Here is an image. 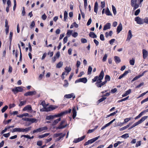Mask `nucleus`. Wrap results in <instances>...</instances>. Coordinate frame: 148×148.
<instances>
[{
	"label": "nucleus",
	"mask_w": 148,
	"mask_h": 148,
	"mask_svg": "<svg viewBox=\"0 0 148 148\" xmlns=\"http://www.w3.org/2000/svg\"><path fill=\"white\" fill-rule=\"evenodd\" d=\"M98 4L97 2H96L94 6V12L96 13H97L98 11Z\"/></svg>",
	"instance_id": "412c9836"
},
{
	"label": "nucleus",
	"mask_w": 148,
	"mask_h": 148,
	"mask_svg": "<svg viewBox=\"0 0 148 148\" xmlns=\"http://www.w3.org/2000/svg\"><path fill=\"white\" fill-rule=\"evenodd\" d=\"M63 134L62 133H57V134H55L53 135L54 137H58L59 136H62Z\"/></svg>",
	"instance_id": "37998d69"
},
{
	"label": "nucleus",
	"mask_w": 148,
	"mask_h": 148,
	"mask_svg": "<svg viewBox=\"0 0 148 148\" xmlns=\"http://www.w3.org/2000/svg\"><path fill=\"white\" fill-rule=\"evenodd\" d=\"M63 64V62H60L56 65V67L58 68H60L62 66Z\"/></svg>",
	"instance_id": "c85d7f7f"
},
{
	"label": "nucleus",
	"mask_w": 148,
	"mask_h": 148,
	"mask_svg": "<svg viewBox=\"0 0 148 148\" xmlns=\"http://www.w3.org/2000/svg\"><path fill=\"white\" fill-rule=\"evenodd\" d=\"M132 36V31L131 30H129L128 32V35L126 40L129 41Z\"/></svg>",
	"instance_id": "9b49d317"
},
{
	"label": "nucleus",
	"mask_w": 148,
	"mask_h": 148,
	"mask_svg": "<svg viewBox=\"0 0 148 148\" xmlns=\"http://www.w3.org/2000/svg\"><path fill=\"white\" fill-rule=\"evenodd\" d=\"M13 35V32H10V36H9V39L10 40V43H11V42L12 41V38Z\"/></svg>",
	"instance_id": "603ef678"
},
{
	"label": "nucleus",
	"mask_w": 148,
	"mask_h": 148,
	"mask_svg": "<svg viewBox=\"0 0 148 148\" xmlns=\"http://www.w3.org/2000/svg\"><path fill=\"white\" fill-rule=\"evenodd\" d=\"M72 112L73 113V118L74 119L76 117L77 115V112L75 109L74 108L73 109Z\"/></svg>",
	"instance_id": "aec40b11"
},
{
	"label": "nucleus",
	"mask_w": 148,
	"mask_h": 148,
	"mask_svg": "<svg viewBox=\"0 0 148 148\" xmlns=\"http://www.w3.org/2000/svg\"><path fill=\"white\" fill-rule=\"evenodd\" d=\"M7 106H5L1 109V112L2 113L4 112L8 108Z\"/></svg>",
	"instance_id": "a19ab883"
},
{
	"label": "nucleus",
	"mask_w": 148,
	"mask_h": 148,
	"mask_svg": "<svg viewBox=\"0 0 148 148\" xmlns=\"http://www.w3.org/2000/svg\"><path fill=\"white\" fill-rule=\"evenodd\" d=\"M148 118L147 116H144L142 117L139 121H138V122L136 123H137V124L138 125L142 122H143V121H144L145 119H146Z\"/></svg>",
	"instance_id": "423d86ee"
},
{
	"label": "nucleus",
	"mask_w": 148,
	"mask_h": 148,
	"mask_svg": "<svg viewBox=\"0 0 148 148\" xmlns=\"http://www.w3.org/2000/svg\"><path fill=\"white\" fill-rule=\"evenodd\" d=\"M106 99V97H103L98 101V104L101 102Z\"/></svg>",
	"instance_id": "4c0bfd02"
},
{
	"label": "nucleus",
	"mask_w": 148,
	"mask_h": 148,
	"mask_svg": "<svg viewBox=\"0 0 148 148\" xmlns=\"http://www.w3.org/2000/svg\"><path fill=\"white\" fill-rule=\"evenodd\" d=\"M57 108V107H53L52 106H51L49 107L46 108L45 107V109L46 112H48L51 110H53Z\"/></svg>",
	"instance_id": "6e6552de"
},
{
	"label": "nucleus",
	"mask_w": 148,
	"mask_h": 148,
	"mask_svg": "<svg viewBox=\"0 0 148 148\" xmlns=\"http://www.w3.org/2000/svg\"><path fill=\"white\" fill-rule=\"evenodd\" d=\"M98 76H95L94 78L92 79V82H94L97 81L98 79Z\"/></svg>",
	"instance_id": "052dcab7"
},
{
	"label": "nucleus",
	"mask_w": 148,
	"mask_h": 148,
	"mask_svg": "<svg viewBox=\"0 0 148 148\" xmlns=\"http://www.w3.org/2000/svg\"><path fill=\"white\" fill-rule=\"evenodd\" d=\"M21 128L16 127L13 129L12 132L14 133V132H21Z\"/></svg>",
	"instance_id": "dca6fc26"
},
{
	"label": "nucleus",
	"mask_w": 148,
	"mask_h": 148,
	"mask_svg": "<svg viewBox=\"0 0 148 148\" xmlns=\"http://www.w3.org/2000/svg\"><path fill=\"white\" fill-rule=\"evenodd\" d=\"M134 20L136 22V23L138 24L142 25L143 24V19L139 16H137L135 18Z\"/></svg>",
	"instance_id": "f257e3e1"
},
{
	"label": "nucleus",
	"mask_w": 148,
	"mask_h": 148,
	"mask_svg": "<svg viewBox=\"0 0 148 148\" xmlns=\"http://www.w3.org/2000/svg\"><path fill=\"white\" fill-rule=\"evenodd\" d=\"M32 110L31 106L30 105H28L25 107H24L23 109V111H25L27 110Z\"/></svg>",
	"instance_id": "4be33fe9"
},
{
	"label": "nucleus",
	"mask_w": 148,
	"mask_h": 148,
	"mask_svg": "<svg viewBox=\"0 0 148 148\" xmlns=\"http://www.w3.org/2000/svg\"><path fill=\"white\" fill-rule=\"evenodd\" d=\"M143 20V23H145L148 24V17H145Z\"/></svg>",
	"instance_id": "5fc2aeb1"
},
{
	"label": "nucleus",
	"mask_w": 148,
	"mask_h": 148,
	"mask_svg": "<svg viewBox=\"0 0 148 148\" xmlns=\"http://www.w3.org/2000/svg\"><path fill=\"white\" fill-rule=\"evenodd\" d=\"M66 135V134H63L62 136H60L59 138L56 139L55 140L56 141H57L60 140L62 138L64 137Z\"/></svg>",
	"instance_id": "c9c22d12"
},
{
	"label": "nucleus",
	"mask_w": 148,
	"mask_h": 148,
	"mask_svg": "<svg viewBox=\"0 0 148 148\" xmlns=\"http://www.w3.org/2000/svg\"><path fill=\"white\" fill-rule=\"evenodd\" d=\"M99 137H100V136H98L97 137H95V138H94L90 140H89L88 141V142H89V143L92 144V143H94L95 141H96L97 140H98Z\"/></svg>",
	"instance_id": "ddd939ff"
},
{
	"label": "nucleus",
	"mask_w": 148,
	"mask_h": 148,
	"mask_svg": "<svg viewBox=\"0 0 148 148\" xmlns=\"http://www.w3.org/2000/svg\"><path fill=\"white\" fill-rule=\"evenodd\" d=\"M69 84L67 81L66 80H65L64 81V83L63 85V86L64 87H67L69 86Z\"/></svg>",
	"instance_id": "58836bf2"
},
{
	"label": "nucleus",
	"mask_w": 148,
	"mask_h": 148,
	"mask_svg": "<svg viewBox=\"0 0 148 148\" xmlns=\"http://www.w3.org/2000/svg\"><path fill=\"white\" fill-rule=\"evenodd\" d=\"M143 57L144 59H145L148 56V52L145 49L143 50Z\"/></svg>",
	"instance_id": "9d476101"
},
{
	"label": "nucleus",
	"mask_w": 148,
	"mask_h": 148,
	"mask_svg": "<svg viewBox=\"0 0 148 148\" xmlns=\"http://www.w3.org/2000/svg\"><path fill=\"white\" fill-rule=\"evenodd\" d=\"M123 26L121 23H120L117 28L116 32L118 34L122 30Z\"/></svg>",
	"instance_id": "0eeeda50"
},
{
	"label": "nucleus",
	"mask_w": 148,
	"mask_h": 148,
	"mask_svg": "<svg viewBox=\"0 0 148 148\" xmlns=\"http://www.w3.org/2000/svg\"><path fill=\"white\" fill-rule=\"evenodd\" d=\"M80 82H82L84 83H86L87 81V80L86 78L83 77L80 78Z\"/></svg>",
	"instance_id": "bb28decb"
},
{
	"label": "nucleus",
	"mask_w": 148,
	"mask_h": 148,
	"mask_svg": "<svg viewBox=\"0 0 148 148\" xmlns=\"http://www.w3.org/2000/svg\"><path fill=\"white\" fill-rule=\"evenodd\" d=\"M31 127H29L21 129V132H27L31 130Z\"/></svg>",
	"instance_id": "4468645a"
},
{
	"label": "nucleus",
	"mask_w": 148,
	"mask_h": 148,
	"mask_svg": "<svg viewBox=\"0 0 148 148\" xmlns=\"http://www.w3.org/2000/svg\"><path fill=\"white\" fill-rule=\"evenodd\" d=\"M121 137L123 138H126L129 137L128 134H125L122 135Z\"/></svg>",
	"instance_id": "49530a36"
},
{
	"label": "nucleus",
	"mask_w": 148,
	"mask_h": 148,
	"mask_svg": "<svg viewBox=\"0 0 148 148\" xmlns=\"http://www.w3.org/2000/svg\"><path fill=\"white\" fill-rule=\"evenodd\" d=\"M23 137H24L25 138H28V139H32L34 137V136H32L31 137H30V136L28 135H22L21 136V138H22Z\"/></svg>",
	"instance_id": "b1692460"
},
{
	"label": "nucleus",
	"mask_w": 148,
	"mask_h": 148,
	"mask_svg": "<svg viewBox=\"0 0 148 148\" xmlns=\"http://www.w3.org/2000/svg\"><path fill=\"white\" fill-rule=\"evenodd\" d=\"M110 23H106L104 27L103 30H105L107 29H109L110 28Z\"/></svg>",
	"instance_id": "2eb2a0df"
},
{
	"label": "nucleus",
	"mask_w": 148,
	"mask_h": 148,
	"mask_svg": "<svg viewBox=\"0 0 148 148\" xmlns=\"http://www.w3.org/2000/svg\"><path fill=\"white\" fill-rule=\"evenodd\" d=\"M92 22V19L91 18H90L88 20V21L87 23V25L88 26Z\"/></svg>",
	"instance_id": "69168bd1"
},
{
	"label": "nucleus",
	"mask_w": 148,
	"mask_h": 148,
	"mask_svg": "<svg viewBox=\"0 0 148 148\" xmlns=\"http://www.w3.org/2000/svg\"><path fill=\"white\" fill-rule=\"evenodd\" d=\"M7 6L10 7L11 5V2L10 0H8L7 2Z\"/></svg>",
	"instance_id": "4d7b16f0"
},
{
	"label": "nucleus",
	"mask_w": 148,
	"mask_h": 148,
	"mask_svg": "<svg viewBox=\"0 0 148 148\" xmlns=\"http://www.w3.org/2000/svg\"><path fill=\"white\" fill-rule=\"evenodd\" d=\"M71 69L70 67L66 66L65 68V70L66 72L68 73H69V72H70L71 71Z\"/></svg>",
	"instance_id": "ea45409f"
},
{
	"label": "nucleus",
	"mask_w": 148,
	"mask_h": 148,
	"mask_svg": "<svg viewBox=\"0 0 148 148\" xmlns=\"http://www.w3.org/2000/svg\"><path fill=\"white\" fill-rule=\"evenodd\" d=\"M47 18V16L45 14H44L41 17L42 19L44 20H45Z\"/></svg>",
	"instance_id": "680f3d73"
},
{
	"label": "nucleus",
	"mask_w": 148,
	"mask_h": 148,
	"mask_svg": "<svg viewBox=\"0 0 148 148\" xmlns=\"http://www.w3.org/2000/svg\"><path fill=\"white\" fill-rule=\"evenodd\" d=\"M36 92L35 91H29L25 93L24 94L25 96H32L36 94Z\"/></svg>",
	"instance_id": "39448f33"
},
{
	"label": "nucleus",
	"mask_w": 148,
	"mask_h": 148,
	"mask_svg": "<svg viewBox=\"0 0 148 148\" xmlns=\"http://www.w3.org/2000/svg\"><path fill=\"white\" fill-rule=\"evenodd\" d=\"M23 90V89L20 87H16L12 89V92L15 94L17 93L18 92H21Z\"/></svg>",
	"instance_id": "f03ea898"
},
{
	"label": "nucleus",
	"mask_w": 148,
	"mask_h": 148,
	"mask_svg": "<svg viewBox=\"0 0 148 148\" xmlns=\"http://www.w3.org/2000/svg\"><path fill=\"white\" fill-rule=\"evenodd\" d=\"M55 117H56V115L47 116H46V119L47 120H50L54 119Z\"/></svg>",
	"instance_id": "f3484780"
},
{
	"label": "nucleus",
	"mask_w": 148,
	"mask_h": 148,
	"mask_svg": "<svg viewBox=\"0 0 148 148\" xmlns=\"http://www.w3.org/2000/svg\"><path fill=\"white\" fill-rule=\"evenodd\" d=\"M61 118H59L58 119L55 120L53 122V125H56L58 122L61 120Z\"/></svg>",
	"instance_id": "c756f323"
},
{
	"label": "nucleus",
	"mask_w": 148,
	"mask_h": 148,
	"mask_svg": "<svg viewBox=\"0 0 148 148\" xmlns=\"http://www.w3.org/2000/svg\"><path fill=\"white\" fill-rule=\"evenodd\" d=\"M68 112L67 111H65L63 112H62L61 113L58 114L56 115V117H59L63 116L64 114L67 113Z\"/></svg>",
	"instance_id": "1a4fd4ad"
},
{
	"label": "nucleus",
	"mask_w": 148,
	"mask_h": 148,
	"mask_svg": "<svg viewBox=\"0 0 148 148\" xmlns=\"http://www.w3.org/2000/svg\"><path fill=\"white\" fill-rule=\"evenodd\" d=\"M92 70V68L90 66H89L88 71V74L90 75L91 74V73Z\"/></svg>",
	"instance_id": "473e14b6"
},
{
	"label": "nucleus",
	"mask_w": 148,
	"mask_h": 148,
	"mask_svg": "<svg viewBox=\"0 0 148 148\" xmlns=\"http://www.w3.org/2000/svg\"><path fill=\"white\" fill-rule=\"evenodd\" d=\"M67 17L68 13L66 11H65L64 13V21H66L67 19Z\"/></svg>",
	"instance_id": "f704fd0d"
},
{
	"label": "nucleus",
	"mask_w": 148,
	"mask_h": 148,
	"mask_svg": "<svg viewBox=\"0 0 148 148\" xmlns=\"http://www.w3.org/2000/svg\"><path fill=\"white\" fill-rule=\"evenodd\" d=\"M85 137V136H82L78 138L79 142L83 140Z\"/></svg>",
	"instance_id": "13d9d810"
},
{
	"label": "nucleus",
	"mask_w": 148,
	"mask_h": 148,
	"mask_svg": "<svg viewBox=\"0 0 148 148\" xmlns=\"http://www.w3.org/2000/svg\"><path fill=\"white\" fill-rule=\"evenodd\" d=\"M112 8L113 13L114 15H115L116 13V8L113 5H112Z\"/></svg>",
	"instance_id": "de8ad7c7"
},
{
	"label": "nucleus",
	"mask_w": 148,
	"mask_h": 148,
	"mask_svg": "<svg viewBox=\"0 0 148 148\" xmlns=\"http://www.w3.org/2000/svg\"><path fill=\"white\" fill-rule=\"evenodd\" d=\"M131 125V124L129 123L128 125H127L126 126H124V127H122V128H121L120 129V131H122V130H124L127 128H128L129 126H130V125Z\"/></svg>",
	"instance_id": "2f4dec72"
},
{
	"label": "nucleus",
	"mask_w": 148,
	"mask_h": 148,
	"mask_svg": "<svg viewBox=\"0 0 148 148\" xmlns=\"http://www.w3.org/2000/svg\"><path fill=\"white\" fill-rule=\"evenodd\" d=\"M131 92V89H129L126 91L125 92V93L122 95V97H125L127 96V95L130 94Z\"/></svg>",
	"instance_id": "393cba45"
},
{
	"label": "nucleus",
	"mask_w": 148,
	"mask_h": 148,
	"mask_svg": "<svg viewBox=\"0 0 148 148\" xmlns=\"http://www.w3.org/2000/svg\"><path fill=\"white\" fill-rule=\"evenodd\" d=\"M129 98V96H128L124 98H123V99L121 100H119L118 101V102H122L123 101H126Z\"/></svg>",
	"instance_id": "c03bdc74"
},
{
	"label": "nucleus",
	"mask_w": 148,
	"mask_h": 148,
	"mask_svg": "<svg viewBox=\"0 0 148 148\" xmlns=\"http://www.w3.org/2000/svg\"><path fill=\"white\" fill-rule=\"evenodd\" d=\"M130 71V70H129L128 71H125L124 73L120 76L119 77V79H121L125 75H126Z\"/></svg>",
	"instance_id": "f8f14e48"
},
{
	"label": "nucleus",
	"mask_w": 148,
	"mask_h": 148,
	"mask_svg": "<svg viewBox=\"0 0 148 148\" xmlns=\"http://www.w3.org/2000/svg\"><path fill=\"white\" fill-rule=\"evenodd\" d=\"M131 119L130 118H126L124 119V122L123 123H122L121 124V125H123V124L125 123H126L128 122Z\"/></svg>",
	"instance_id": "3c124183"
},
{
	"label": "nucleus",
	"mask_w": 148,
	"mask_h": 148,
	"mask_svg": "<svg viewBox=\"0 0 148 148\" xmlns=\"http://www.w3.org/2000/svg\"><path fill=\"white\" fill-rule=\"evenodd\" d=\"M105 13L108 16L112 15V14L110 12L109 8H107L105 11Z\"/></svg>",
	"instance_id": "cd10ccee"
},
{
	"label": "nucleus",
	"mask_w": 148,
	"mask_h": 148,
	"mask_svg": "<svg viewBox=\"0 0 148 148\" xmlns=\"http://www.w3.org/2000/svg\"><path fill=\"white\" fill-rule=\"evenodd\" d=\"M114 60L116 63H119L121 62V60L120 58L118 56H115L114 57Z\"/></svg>",
	"instance_id": "a878e982"
},
{
	"label": "nucleus",
	"mask_w": 148,
	"mask_h": 148,
	"mask_svg": "<svg viewBox=\"0 0 148 148\" xmlns=\"http://www.w3.org/2000/svg\"><path fill=\"white\" fill-rule=\"evenodd\" d=\"M140 9H139L135 11V13H134V15L136 16H137V15H138L140 13Z\"/></svg>",
	"instance_id": "6e6d98bb"
},
{
	"label": "nucleus",
	"mask_w": 148,
	"mask_h": 148,
	"mask_svg": "<svg viewBox=\"0 0 148 148\" xmlns=\"http://www.w3.org/2000/svg\"><path fill=\"white\" fill-rule=\"evenodd\" d=\"M26 102V101H21L20 102L19 104V106H23V105L25 104Z\"/></svg>",
	"instance_id": "79ce46f5"
},
{
	"label": "nucleus",
	"mask_w": 148,
	"mask_h": 148,
	"mask_svg": "<svg viewBox=\"0 0 148 148\" xmlns=\"http://www.w3.org/2000/svg\"><path fill=\"white\" fill-rule=\"evenodd\" d=\"M148 101V97L147 98L144 99V100H143L141 102V104H143L144 103H145V102H146Z\"/></svg>",
	"instance_id": "774afa93"
},
{
	"label": "nucleus",
	"mask_w": 148,
	"mask_h": 148,
	"mask_svg": "<svg viewBox=\"0 0 148 148\" xmlns=\"http://www.w3.org/2000/svg\"><path fill=\"white\" fill-rule=\"evenodd\" d=\"M64 97L67 99L71 98L72 97H73V99H74L75 97V96L73 93H71L70 94L65 95Z\"/></svg>",
	"instance_id": "20e7f679"
},
{
	"label": "nucleus",
	"mask_w": 148,
	"mask_h": 148,
	"mask_svg": "<svg viewBox=\"0 0 148 148\" xmlns=\"http://www.w3.org/2000/svg\"><path fill=\"white\" fill-rule=\"evenodd\" d=\"M132 6L134 7V10H136V9L138 8L139 6V5L137 4H135L134 5H132Z\"/></svg>",
	"instance_id": "8fccbe9b"
},
{
	"label": "nucleus",
	"mask_w": 148,
	"mask_h": 148,
	"mask_svg": "<svg viewBox=\"0 0 148 148\" xmlns=\"http://www.w3.org/2000/svg\"><path fill=\"white\" fill-rule=\"evenodd\" d=\"M100 38L102 41H104L105 40L104 36L103 34H101L100 35Z\"/></svg>",
	"instance_id": "0e129e2a"
},
{
	"label": "nucleus",
	"mask_w": 148,
	"mask_h": 148,
	"mask_svg": "<svg viewBox=\"0 0 148 148\" xmlns=\"http://www.w3.org/2000/svg\"><path fill=\"white\" fill-rule=\"evenodd\" d=\"M72 32L73 31L72 30H68L66 34L69 37L70 36Z\"/></svg>",
	"instance_id": "09e8293b"
},
{
	"label": "nucleus",
	"mask_w": 148,
	"mask_h": 148,
	"mask_svg": "<svg viewBox=\"0 0 148 148\" xmlns=\"http://www.w3.org/2000/svg\"><path fill=\"white\" fill-rule=\"evenodd\" d=\"M107 56V55L106 54H105L102 60L103 62H104L106 61Z\"/></svg>",
	"instance_id": "864d4df0"
},
{
	"label": "nucleus",
	"mask_w": 148,
	"mask_h": 148,
	"mask_svg": "<svg viewBox=\"0 0 148 148\" xmlns=\"http://www.w3.org/2000/svg\"><path fill=\"white\" fill-rule=\"evenodd\" d=\"M42 145V142L41 141H38L37 142V145L39 146H41Z\"/></svg>",
	"instance_id": "bf43d9fd"
},
{
	"label": "nucleus",
	"mask_w": 148,
	"mask_h": 148,
	"mask_svg": "<svg viewBox=\"0 0 148 148\" xmlns=\"http://www.w3.org/2000/svg\"><path fill=\"white\" fill-rule=\"evenodd\" d=\"M39 128V130L40 132H41L44 130H47L48 129L47 127L46 126L41 127L40 128Z\"/></svg>",
	"instance_id": "72a5a7b5"
},
{
	"label": "nucleus",
	"mask_w": 148,
	"mask_h": 148,
	"mask_svg": "<svg viewBox=\"0 0 148 148\" xmlns=\"http://www.w3.org/2000/svg\"><path fill=\"white\" fill-rule=\"evenodd\" d=\"M105 81H106V82L107 81H110V76L108 75H106L105 76Z\"/></svg>",
	"instance_id": "e433bc0d"
},
{
	"label": "nucleus",
	"mask_w": 148,
	"mask_h": 148,
	"mask_svg": "<svg viewBox=\"0 0 148 148\" xmlns=\"http://www.w3.org/2000/svg\"><path fill=\"white\" fill-rule=\"evenodd\" d=\"M65 122V120H62L60 123L59 125L57 128V129H63L65 127L67 126V124L63 125V124Z\"/></svg>",
	"instance_id": "7ed1b4c3"
},
{
	"label": "nucleus",
	"mask_w": 148,
	"mask_h": 148,
	"mask_svg": "<svg viewBox=\"0 0 148 148\" xmlns=\"http://www.w3.org/2000/svg\"><path fill=\"white\" fill-rule=\"evenodd\" d=\"M40 105H42L43 107H45L47 106L46 105L45 101H42Z\"/></svg>",
	"instance_id": "e2e57ef3"
},
{
	"label": "nucleus",
	"mask_w": 148,
	"mask_h": 148,
	"mask_svg": "<svg viewBox=\"0 0 148 148\" xmlns=\"http://www.w3.org/2000/svg\"><path fill=\"white\" fill-rule=\"evenodd\" d=\"M49 135V133H46L40 135L38 137L39 138H42L46 137Z\"/></svg>",
	"instance_id": "7c9ffc66"
},
{
	"label": "nucleus",
	"mask_w": 148,
	"mask_h": 148,
	"mask_svg": "<svg viewBox=\"0 0 148 148\" xmlns=\"http://www.w3.org/2000/svg\"><path fill=\"white\" fill-rule=\"evenodd\" d=\"M60 56V52L59 51H58L56 53V55H55L54 56H56V57L57 58H59Z\"/></svg>",
	"instance_id": "338daca9"
},
{
	"label": "nucleus",
	"mask_w": 148,
	"mask_h": 148,
	"mask_svg": "<svg viewBox=\"0 0 148 148\" xmlns=\"http://www.w3.org/2000/svg\"><path fill=\"white\" fill-rule=\"evenodd\" d=\"M113 34L112 31H110L108 33V32H106L105 33V36L106 38H108L109 36H111Z\"/></svg>",
	"instance_id": "5701e85b"
},
{
	"label": "nucleus",
	"mask_w": 148,
	"mask_h": 148,
	"mask_svg": "<svg viewBox=\"0 0 148 148\" xmlns=\"http://www.w3.org/2000/svg\"><path fill=\"white\" fill-rule=\"evenodd\" d=\"M89 36L92 38H97V35L93 32H90L89 34Z\"/></svg>",
	"instance_id": "6ab92c4d"
},
{
	"label": "nucleus",
	"mask_w": 148,
	"mask_h": 148,
	"mask_svg": "<svg viewBox=\"0 0 148 148\" xmlns=\"http://www.w3.org/2000/svg\"><path fill=\"white\" fill-rule=\"evenodd\" d=\"M130 63L131 65H134L135 63V60L134 58L131 60L130 61Z\"/></svg>",
	"instance_id": "a18cd8bd"
},
{
	"label": "nucleus",
	"mask_w": 148,
	"mask_h": 148,
	"mask_svg": "<svg viewBox=\"0 0 148 148\" xmlns=\"http://www.w3.org/2000/svg\"><path fill=\"white\" fill-rule=\"evenodd\" d=\"M104 76V73L103 71L102 70L101 71L99 77H98V79H100L102 80Z\"/></svg>",
	"instance_id": "a211bd4d"
}]
</instances>
